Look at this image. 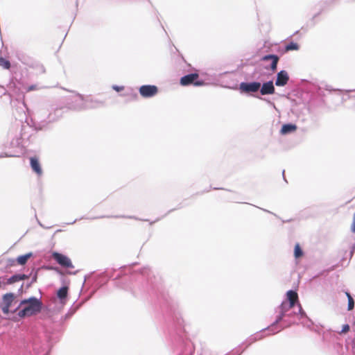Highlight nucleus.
Instances as JSON below:
<instances>
[{
    "instance_id": "nucleus-1",
    "label": "nucleus",
    "mask_w": 355,
    "mask_h": 355,
    "mask_svg": "<svg viewBox=\"0 0 355 355\" xmlns=\"http://www.w3.org/2000/svg\"><path fill=\"white\" fill-rule=\"evenodd\" d=\"M19 306H23V308L17 312V316L20 319L37 315L44 307L41 297L37 298L35 296L21 300L19 302Z\"/></svg>"
},
{
    "instance_id": "nucleus-2",
    "label": "nucleus",
    "mask_w": 355,
    "mask_h": 355,
    "mask_svg": "<svg viewBox=\"0 0 355 355\" xmlns=\"http://www.w3.org/2000/svg\"><path fill=\"white\" fill-rule=\"evenodd\" d=\"M103 105V102L94 100L89 97L85 98L83 95L76 94V99L75 104L71 105V108L76 110H81L84 109L95 108Z\"/></svg>"
},
{
    "instance_id": "nucleus-3",
    "label": "nucleus",
    "mask_w": 355,
    "mask_h": 355,
    "mask_svg": "<svg viewBox=\"0 0 355 355\" xmlns=\"http://www.w3.org/2000/svg\"><path fill=\"white\" fill-rule=\"evenodd\" d=\"M286 300L283 301L281 304L278 306L279 311L284 313H287L291 309H293L295 306V301L294 298L297 300H298L297 293L294 290H288L286 293Z\"/></svg>"
},
{
    "instance_id": "nucleus-4",
    "label": "nucleus",
    "mask_w": 355,
    "mask_h": 355,
    "mask_svg": "<svg viewBox=\"0 0 355 355\" xmlns=\"http://www.w3.org/2000/svg\"><path fill=\"white\" fill-rule=\"evenodd\" d=\"M180 83L182 86L193 85L195 87L202 86L205 81L199 79L198 73H190L180 78Z\"/></svg>"
},
{
    "instance_id": "nucleus-5",
    "label": "nucleus",
    "mask_w": 355,
    "mask_h": 355,
    "mask_svg": "<svg viewBox=\"0 0 355 355\" xmlns=\"http://www.w3.org/2000/svg\"><path fill=\"white\" fill-rule=\"evenodd\" d=\"M22 125L20 123H17L12 126V130L15 132V135H14L12 131L9 132V137H12V140L10 143V147L11 148H21L22 145V137H21V130H22Z\"/></svg>"
},
{
    "instance_id": "nucleus-6",
    "label": "nucleus",
    "mask_w": 355,
    "mask_h": 355,
    "mask_svg": "<svg viewBox=\"0 0 355 355\" xmlns=\"http://www.w3.org/2000/svg\"><path fill=\"white\" fill-rule=\"evenodd\" d=\"M286 313H284L279 311V313L276 317L275 321L270 325L262 329L261 331L262 332L265 331H268L269 334L273 335L283 330L285 328V327H282V324H279V323L284 322V318H286Z\"/></svg>"
},
{
    "instance_id": "nucleus-7",
    "label": "nucleus",
    "mask_w": 355,
    "mask_h": 355,
    "mask_svg": "<svg viewBox=\"0 0 355 355\" xmlns=\"http://www.w3.org/2000/svg\"><path fill=\"white\" fill-rule=\"evenodd\" d=\"M239 89L241 94H251L257 93L260 89V82H241L239 84Z\"/></svg>"
},
{
    "instance_id": "nucleus-8",
    "label": "nucleus",
    "mask_w": 355,
    "mask_h": 355,
    "mask_svg": "<svg viewBox=\"0 0 355 355\" xmlns=\"http://www.w3.org/2000/svg\"><path fill=\"white\" fill-rule=\"evenodd\" d=\"M16 298V295L14 293H7L2 296L1 301L0 302V308L2 312L7 315L10 313V307L12 302Z\"/></svg>"
},
{
    "instance_id": "nucleus-9",
    "label": "nucleus",
    "mask_w": 355,
    "mask_h": 355,
    "mask_svg": "<svg viewBox=\"0 0 355 355\" xmlns=\"http://www.w3.org/2000/svg\"><path fill=\"white\" fill-rule=\"evenodd\" d=\"M52 257L55 261L62 267L66 268H73V265L71 259L67 256L58 252H53Z\"/></svg>"
},
{
    "instance_id": "nucleus-10",
    "label": "nucleus",
    "mask_w": 355,
    "mask_h": 355,
    "mask_svg": "<svg viewBox=\"0 0 355 355\" xmlns=\"http://www.w3.org/2000/svg\"><path fill=\"white\" fill-rule=\"evenodd\" d=\"M139 92L144 98H152L158 93V87L154 85H144L139 88Z\"/></svg>"
},
{
    "instance_id": "nucleus-11",
    "label": "nucleus",
    "mask_w": 355,
    "mask_h": 355,
    "mask_svg": "<svg viewBox=\"0 0 355 355\" xmlns=\"http://www.w3.org/2000/svg\"><path fill=\"white\" fill-rule=\"evenodd\" d=\"M261 60L269 61L271 60V63L269 67H266V69H270L272 71H275L277 69V64L279 60L278 55L270 53L266 54L261 57Z\"/></svg>"
},
{
    "instance_id": "nucleus-12",
    "label": "nucleus",
    "mask_w": 355,
    "mask_h": 355,
    "mask_svg": "<svg viewBox=\"0 0 355 355\" xmlns=\"http://www.w3.org/2000/svg\"><path fill=\"white\" fill-rule=\"evenodd\" d=\"M259 92L262 96L274 94L275 92V88L273 80H270L264 82L263 84L260 83Z\"/></svg>"
},
{
    "instance_id": "nucleus-13",
    "label": "nucleus",
    "mask_w": 355,
    "mask_h": 355,
    "mask_svg": "<svg viewBox=\"0 0 355 355\" xmlns=\"http://www.w3.org/2000/svg\"><path fill=\"white\" fill-rule=\"evenodd\" d=\"M289 80V76L286 70H281L277 73L275 85L278 87H284Z\"/></svg>"
},
{
    "instance_id": "nucleus-14",
    "label": "nucleus",
    "mask_w": 355,
    "mask_h": 355,
    "mask_svg": "<svg viewBox=\"0 0 355 355\" xmlns=\"http://www.w3.org/2000/svg\"><path fill=\"white\" fill-rule=\"evenodd\" d=\"M69 286L64 285L57 291V297L62 305L66 304L68 297Z\"/></svg>"
},
{
    "instance_id": "nucleus-15",
    "label": "nucleus",
    "mask_w": 355,
    "mask_h": 355,
    "mask_svg": "<svg viewBox=\"0 0 355 355\" xmlns=\"http://www.w3.org/2000/svg\"><path fill=\"white\" fill-rule=\"evenodd\" d=\"M30 165L33 171H34L38 175H42V169L37 157H31L30 158Z\"/></svg>"
},
{
    "instance_id": "nucleus-16",
    "label": "nucleus",
    "mask_w": 355,
    "mask_h": 355,
    "mask_svg": "<svg viewBox=\"0 0 355 355\" xmlns=\"http://www.w3.org/2000/svg\"><path fill=\"white\" fill-rule=\"evenodd\" d=\"M297 127L295 124L292 123H284L282 125L281 130H280V134L282 135H286L291 134L293 132H295L297 130Z\"/></svg>"
},
{
    "instance_id": "nucleus-17",
    "label": "nucleus",
    "mask_w": 355,
    "mask_h": 355,
    "mask_svg": "<svg viewBox=\"0 0 355 355\" xmlns=\"http://www.w3.org/2000/svg\"><path fill=\"white\" fill-rule=\"evenodd\" d=\"M297 306H298V312L297 313L300 315L301 318H304L306 319V322H303V325L306 326L307 327H309L313 324L311 320L309 318H308L305 311L303 310L301 304L299 302L297 304Z\"/></svg>"
},
{
    "instance_id": "nucleus-18",
    "label": "nucleus",
    "mask_w": 355,
    "mask_h": 355,
    "mask_svg": "<svg viewBox=\"0 0 355 355\" xmlns=\"http://www.w3.org/2000/svg\"><path fill=\"white\" fill-rule=\"evenodd\" d=\"M33 254L32 252H28L24 254L19 255L17 257L16 261L17 263L20 266H24L28 260L32 257Z\"/></svg>"
},
{
    "instance_id": "nucleus-19",
    "label": "nucleus",
    "mask_w": 355,
    "mask_h": 355,
    "mask_svg": "<svg viewBox=\"0 0 355 355\" xmlns=\"http://www.w3.org/2000/svg\"><path fill=\"white\" fill-rule=\"evenodd\" d=\"M299 49H300V45L295 42H291L286 44L285 46V50L286 51H297Z\"/></svg>"
},
{
    "instance_id": "nucleus-20",
    "label": "nucleus",
    "mask_w": 355,
    "mask_h": 355,
    "mask_svg": "<svg viewBox=\"0 0 355 355\" xmlns=\"http://www.w3.org/2000/svg\"><path fill=\"white\" fill-rule=\"evenodd\" d=\"M304 254V252L300 247V245L299 243H296L295 245L294 248V257L295 259H299L302 257Z\"/></svg>"
},
{
    "instance_id": "nucleus-21",
    "label": "nucleus",
    "mask_w": 355,
    "mask_h": 355,
    "mask_svg": "<svg viewBox=\"0 0 355 355\" xmlns=\"http://www.w3.org/2000/svg\"><path fill=\"white\" fill-rule=\"evenodd\" d=\"M19 273L15 274L10 277L6 282V284H12L15 282H20Z\"/></svg>"
},
{
    "instance_id": "nucleus-22",
    "label": "nucleus",
    "mask_w": 355,
    "mask_h": 355,
    "mask_svg": "<svg viewBox=\"0 0 355 355\" xmlns=\"http://www.w3.org/2000/svg\"><path fill=\"white\" fill-rule=\"evenodd\" d=\"M37 275H38V269H37L34 274L33 275L31 280H30V282H28L26 285V288L28 289L32 286V285L37 282Z\"/></svg>"
},
{
    "instance_id": "nucleus-23",
    "label": "nucleus",
    "mask_w": 355,
    "mask_h": 355,
    "mask_svg": "<svg viewBox=\"0 0 355 355\" xmlns=\"http://www.w3.org/2000/svg\"><path fill=\"white\" fill-rule=\"evenodd\" d=\"M0 66H2L5 69H9L11 67V64L8 60L0 56Z\"/></svg>"
},
{
    "instance_id": "nucleus-24",
    "label": "nucleus",
    "mask_w": 355,
    "mask_h": 355,
    "mask_svg": "<svg viewBox=\"0 0 355 355\" xmlns=\"http://www.w3.org/2000/svg\"><path fill=\"white\" fill-rule=\"evenodd\" d=\"M79 305L76 306V307H71L70 309L68 311V312L64 315V319L67 320L70 318L78 310L79 308Z\"/></svg>"
},
{
    "instance_id": "nucleus-25",
    "label": "nucleus",
    "mask_w": 355,
    "mask_h": 355,
    "mask_svg": "<svg viewBox=\"0 0 355 355\" xmlns=\"http://www.w3.org/2000/svg\"><path fill=\"white\" fill-rule=\"evenodd\" d=\"M186 349L184 352V355H189L191 354V350L193 347V343H191V341H187L184 343Z\"/></svg>"
},
{
    "instance_id": "nucleus-26",
    "label": "nucleus",
    "mask_w": 355,
    "mask_h": 355,
    "mask_svg": "<svg viewBox=\"0 0 355 355\" xmlns=\"http://www.w3.org/2000/svg\"><path fill=\"white\" fill-rule=\"evenodd\" d=\"M115 270H106L104 272H103L102 276L107 278V280L114 277V272Z\"/></svg>"
},
{
    "instance_id": "nucleus-27",
    "label": "nucleus",
    "mask_w": 355,
    "mask_h": 355,
    "mask_svg": "<svg viewBox=\"0 0 355 355\" xmlns=\"http://www.w3.org/2000/svg\"><path fill=\"white\" fill-rule=\"evenodd\" d=\"M105 216H100V217H95V218H92V219H96V218H105ZM107 218H111L112 216H106ZM113 218H134L135 220H140L139 218L135 217V216H112Z\"/></svg>"
},
{
    "instance_id": "nucleus-28",
    "label": "nucleus",
    "mask_w": 355,
    "mask_h": 355,
    "mask_svg": "<svg viewBox=\"0 0 355 355\" xmlns=\"http://www.w3.org/2000/svg\"><path fill=\"white\" fill-rule=\"evenodd\" d=\"M283 324H282V327H285V328L289 327L294 324V321L292 320V318H284Z\"/></svg>"
},
{
    "instance_id": "nucleus-29",
    "label": "nucleus",
    "mask_w": 355,
    "mask_h": 355,
    "mask_svg": "<svg viewBox=\"0 0 355 355\" xmlns=\"http://www.w3.org/2000/svg\"><path fill=\"white\" fill-rule=\"evenodd\" d=\"M349 297L350 298L347 300H348L347 310L352 311L354 309L355 302L352 297Z\"/></svg>"
},
{
    "instance_id": "nucleus-30",
    "label": "nucleus",
    "mask_w": 355,
    "mask_h": 355,
    "mask_svg": "<svg viewBox=\"0 0 355 355\" xmlns=\"http://www.w3.org/2000/svg\"><path fill=\"white\" fill-rule=\"evenodd\" d=\"M261 338L262 336H258L257 335L250 337L248 340L249 343L245 348L248 347L252 343L257 341L259 339H261Z\"/></svg>"
},
{
    "instance_id": "nucleus-31",
    "label": "nucleus",
    "mask_w": 355,
    "mask_h": 355,
    "mask_svg": "<svg viewBox=\"0 0 355 355\" xmlns=\"http://www.w3.org/2000/svg\"><path fill=\"white\" fill-rule=\"evenodd\" d=\"M19 157V155H17V154H12V153H1L0 155V158H2V157Z\"/></svg>"
},
{
    "instance_id": "nucleus-32",
    "label": "nucleus",
    "mask_w": 355,
    "mask_h": 355,
    "mask_svg": "<svg viewBox=\"0 0 355 355\" xmlns=\"http://www.w3.org/2000/svg\"><path fill=\"white\" fill-rule=\"evenodd\" d=\"M350 329V327L348 324H345L342 327V329L340 331V334H346L347 333Z\"/></svg>"
},
{
    "instance_id": "nucleus-33",
    "label": "nucleus",
    "mask_w": 355,
    "mask_h": 355,
    "mask_svg": "<svg viewBox=\"0 0 355 355\" xmlns=\"http://www.w3.org/2000/svg\"><path fill=\"white\" fill-rule=\"evenodd\" d=\"M296 315H297V312L289 311L288 312H287V314H286V318H293V317H294Z\"/></svg>"
},
{
    "instance_id": "nucleus-34",
    "label": "nucleus",
    "mask_w": 355,
    "mask_h": 355,
    "mask_svg": "<svg viewBox=\"0 0 355 355\" xmlns=\"http://www.w3.org/2000/svg\"><path fill=\"white\" fill-rule=\"evenodd\" d=\"M112 89L114 90H115L116 92H121L122 90H123L124 89V87L123 86H119V85H112Z\"/></svg>"
},
{
    "instance_id": "nucleus-35",
    "label": "nucleus",
    "mask_w": 355,
    "mask_h": 355,
    "mask_svg": "<svg viewBox=\"0 0 355 355\" xmlns=\"http://www.w3.org/2000/svg\"><path fill=\"white\" fill-rule=\"evenodd\" d=\"M245 349V348L242 350H239V349H236L233 352V354L234 355H241L244 352Z\"/></svg>"
},
{
    "instance_id": "nucleus-36",
    "label": "nucleus",
    "mask_w": 355,
    "mask_h": 355,
    "mask_svg": "<svg viewBox=\"0 0 355 355\" xmlns=\"http://www.w3.org/2000/svg\"><path fill=\"white\" fill-rule=\"evenodd\" d=\"M351 230H352V232L353 233H355V213L354 214L353 223H352V225Z\"/></svg>"
},
{
    "instance_id": "nucleus-37",
    "label": "nucleus",
    "mask_w": 355,
    "mask_h": 355,
    "mask_svg": "<svg viewBox=\"0 0 355 355\" xmlns=\"http://www.w3.org/2000/svg\"><path fill=\"white\" fill-rule=\"evenodd\" d=\"M21 306H19V304H18V306H17L15 309H13L12 311H10V313H17V312L20 310V308H21Z\"/></svg>"
},
{
    "instance_id": "nucleus-38",
    "label": "nucleus",
    "mask_w": 355,
    "mask_h": 355,
    "mask_svg": "<svg viewBox=\"0 0 355 355\" xmlns=\"http://www.w3.org/2000/svg\"><path fill=\"white\" fill-rule=\"evenodd\" d=\"M21 281L26 279L29 277V275L25 274H19Z\"/></svg>"
},
{
    "instance_id": "nucleus-39",
    "label": "nucleus",
    "mask_w": 355,
    "mask_h": 355,
    "mask_svg": "<svg viewBox=\"0 0 355 355\" xmlns=\"http://www.w3.org/2000/svg\"><path fill=\"white\" fill-rule=\"evenodd\" d=\"M355 252V244H354L350 250V257H352Z\"/></svg>"
},
{
    "instance_id": "nucleus-40",
    "label": "nucleus",
    "mask_w": 355,
    "mask_h": 355,
    "mask_svg": "<svg viewBox=\"0 0 355 355\" xmlns=\"http://www.w3.org/2000/svg\"><path fill=\"white\" fill-rule=\"evenodd\" d=\"M35 88H36V85H32L28 87L27 91L31 92V91L35 89Z\"/></svg>"
},
{
    "instance_id": "nucleus-41",
    "label": "nucleus",
    "mask_w": 355,
    "mask_h": 355,
    "mask_svg": "<svg viewBox=\"0 0 355 355\" xmlns=\"http://www.w3.org/2000/svg\"><path fill=\"white\" fill-rule=\"evenodd\" d=\"M23 288H24V284H22L21 285L20 288L18 289L19 295H21L23 293V292H24Z\"/></svg>"
},
{
    "instance_id": "nucleus-42",
    "label": "nucleus",
    "mask_w": 355,
    "mask_h": 355,
    "mask_svg": "<svg viewBox=\"0 0 355 355\" xmlns=\"http://www.w3.org/2000/svg\"><path fill=\"white\" fill-rule=\"evenodd\" d=\"M345 294L347 296V300L350 298L349 297H352L348 291H345Z\"/></svg>"
},
{
    "instance_id": "nucleus-43",
    "label": "nucleus",
    "mask_w": 355,
    "mask_h": 355,
    "mask_svg": "<svg viewBox=\"0 0 355 355\" xmlns=\"http://www.w3.org/2000/svg\"><path fill=\"white\" fill-rule=\"evenodd\" d=\"M253 96L256 97V98H258L259 99H261V100H263V101H266V98H261L260 97L259 95H253Z\"/></svg>"
},
{
    "instance_id": "nucleus-44",
    "label": "nucleus",
    "mask_w": 355,
    "mask_h": 355,
    "mask_svg": "<svg viewBox=\"0 0 355 355\" xmlns=\"http://www.w3.org/2000/svg\"><path fill=\"white\" fill-rule=\"evenodd\" d=\"M53 120H54V119L51 117V114H50L49 115V116H48V121H47V122H51V121H53Z\"/></svg>"
},
{
    "instance_id": "nucleus-45",
    "label": "nucleus",
    "mask_w": 355,
    "mask_h": 355,
    "mask_svg": "<svg viewBox=\"0 0 355 355\" xmlns=\"http://www.w3.org/2000/svg\"><path fill=\"white\" fill-rule=\"evenodd\" d=\"M121 277V272H120V273H119V274H118V275L114 277V279H115V280H116V279H120Z\"/></svg>"
},
{
    "instance_id": "nucleus-46",
    "label": "nucleus",
    "mask_w": 355,
    "mask_h": 355,
    "mask_svg": "<svg viewBox=\"0 0 355 355\" xmlns=\"http://www.w3.org/2000/svg\"><path fill=\"white\" fill-rule=\"evenodd\" d=\"M77 220H78V219H76V220H73V221H72V222L67 223V224H68V225H72V224L75 223Z\"/></svg>"
},
{
    "instance_id": "nucleus-47",
    "label": "nucleus",
    "mask_w": 355,
    "mask_h": 355,
    "mask_svg": "<svg viewBox=\"0 0 355 355\" xmlns=\"http://www.w3.org/2000/svg\"><path fill=\"white\" fill-rule=\"evenodd\" d=\"M283 178L285 182H287L284 176V170L282 171Z\"/></svg>"
},
{
    "instance_id": "nucleus-48",
    "label": "nucleus",
    "mask_w": 355,
    "mask_h": 355,
    "mask_svg": "<svg viewBox=\"0 0 355 355\" xmlns=\"http://www.w3.org/2000/svg\"><path fill=\"white\" fill-rule=\"evenodd\" d=\"M55 270H56L58 272H60V270L58 268H53Z\"/></svg>"
},
{
    "instance_id": "nucleus-49",
    "label": "nucleus",
    "mask_w": 355,
    "mask_h": 355,
    "mask_svg": "<svg viewBox=\"0 0 355 355\" xmlns=\"http://www.w3.org/2000/svg\"><path fill=\"white\" fill-rule=\"evenodd\" d=\"M158 220H159V219H157V220H155V221H153V222H151V223H150V225L153 224L154 223H155V222H156V221H157Z\"/></svg>"
},
{
    "instance_id": "nucleus-50",
    "label": "nucleus",
    "mask_w": 355,
    "mask_h": 355,
    "mask_svg": "<svg viewBox=\"0 0 355 355\" xmlns=\"http://www.w3.org/2000/svg\"><path fill=\"white\" fill-rule=\"evenodd\" d=\"M268 103H270V104H272L273 106H275V103H271L270 101H268Z\"/></svg>"
},
{
    "instance_id": "nucleus-51",
    "label": "nucleus",
    "mask_w": 355,
    "mask_h": 355,
    "mask_svg": "<svg viewBox=\"0 0 355 355\" xmlns=\"http://www.w3.org/2000/svg\"><path fill=\"white\" fill-rule=\"evenodd\" d=\"M35 128H36L37 130H42V128H41V127H39V128L36 127Z\"/></svg>"
},
{
    "instance_id": "nucleus-52",
    "label": "nucleus",
    "mask_w": 355,
    "mask_h": 355,
    "mask_svg": "<svg viewBox=\"0 0 355 355\" xmlns=\"http://www.w3.org/2000/svg\"><path fill=\"white\" fill-rule=\"evenodd\" d=\"M263 210L264 211L271 213L270 211H268V210H266V209H263Z\"/></svg>"
},
{
    "instance_id": "nucleus-53",
    "label": "nucleus",
    "mask_w": 355,
    "mask_h": 355,
    "mask_svg": "<svg viewBox=\"0 0 355 355\" xmlns=\"http://www.w3.org/2000/svg\"><path fill=\"white\" fill-rule=\"evenodd\" d=\"M214 189L216 190V189H220V188L214 187Z\"/></svg>"
},
{
    "instance_id": "nucleus-54",
    "label": "nucleus",
    "mask_w": 355,
    "mask_h": 355,
    "mask_svg": "<svg viewBox=\"0 0 355 355\" xmlns=\"http://www.w3.org/2000/svg\"><path fill=\"white\" fill-rule=\"evenodd\" d=\"M69 274H72V272H69ZM73 275L76 274V272H73Z\"/></svg>"
},
{
    "instance_id": "nucleus-55",
    "label": "nucleus",
    "mask_w": 355,
    "mask_h": 355,
    "mask_svg": "<svg viewBox=\"0 0 355 355\" xmlns=\"http://www.w3.org/2000/svg\"><path fill=\"white\" fill-rule=\"evenodd\" d=\"M318 15V14L314 15L313 18L316 17Z\"/></svg>"
}]
</instances>
